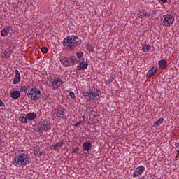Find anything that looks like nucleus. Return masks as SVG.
<instances>
[{
  "mask_svg": "<svg viewBox=\"0 0 179 179\" xmlns=\"http://www.w3.org/2000/svg\"><path fill=\"white\" fill-rule=\"evenodd\" d=\"M150 48H151V46L149 44L144 45L142 47V50L143 52H149V51H150Z\"/></svg>",
  "mask_w": 179,
  "mask_h": 179,
  "instance_id": "nucleus-22",
  "label": "nucleus"
},
{
  "mask_svg": "<svg viewBox=\"0 0 179 179\" xmlns=\"http://www.w3.org/2000/svg\"><path fill=\"white\" fill-rule=\"evenodd\" d=\"M69 61V66H71L76 62V57L75 56H71L70 57H67Z\"/></svg>",
  "mask_w": 179,
  "mask_h": 179,
  "instance_id": "nucleus-21",
  "label": "nucleus"
},
{
  "mask_svg": "<svg viewBox=\"0 0 179 179\" xmlns=\"http://www.w3.org/2000/svg\"><path fill=\"white\" fill-rule=\"evenodd\" d=\"M74 3L76 5V6H80V3H79V1H74Z\"/></svg>",
  "mask_w": 179,
  "mask_h": 179,
  "instance_id": "nucleus-34",
  "label": "nucleus"
},
{
  "mask_svg": "<svg viewBox=\"0 0 179 179\" xmlns=\"http://www.w3.org/2000/svg\"><path fill=\"white\" fill-rule=\"evenodd\" d=\"M93 148V144L90 141H87L83 144V149L85 152H90Z\"/></svg>",
  "mask_w": 179,
  "mask_h": 179,
  "instance_id": "nucleus-12",
  "label": "nucleus"
},
{
  "mask_svg": "<svg viewBox=\"0 0 179 179\" xmlns=\"http://www.w3.org/2000/svg\"><path fill=\"white\" fill-rule=\"evenodd\" d=\"M28 97L34 101H37L41 97V92L38 88H31L28 90Z\"/></svg>",
  "mask_w": 179,
  "mask_h": 179,
  "instance_id": "nucleus-6",
  "label": "nucleus"
},
{
  "mask_svg": "<svg viewBox=\"0 0 179 179\" xmlns=\"http://www.w3.org/2000/svg\"><path fill=\"white\" fill-rule=\"evenodd\" d=\"M37 117V114L34 113H27L24 116L20 117V122L21 124H31V121H34V119Z\"/></svg>",
  "mask_w": 179,
  "mask_h": 179,
  "instance_id": "nucleus-7",
  "label": "nucleus"
},
{
  "mask_svg": "<svg viewBox=\"0 0 179 179\" xmlns=\"http://www.w3.org/2000/svg\"><path fill=\"white\" fill-rule=\"evenodd\" d=\"M87 93L88 96L87 100L90 103H96L97 100L101 97V92L94 85L90 86Z\"/></svg>",
  "mask_w": 179,
  "mask_h": 179,
  "instance_id": "nucleus-3",
  "label": "nucleus"
},
{
  "mask_svg": "<svg viewBox=\"0 0 179 179\" xmlns=\"http://www.w3.org/2000/svg\"><path fill=\"white\" fill-rule=\"evenodd\" d=\"M138 17H140V19H143V17H148V13L145 10L141 11L138 15Z\"/></svg>",
  "mask_w": 179,
  "mask_h": 179,
  "instance_id": "nucleus-24",
  "label": "nucleus"
},
{
  "mask_svg": "<svg viewBox=\"0 0 179 179\" xmlns=\"http://www.w3.org/2000/svg\"><path fill=\"white\" fill-rule=\"evenodd\" d=\"M69 96H70V97H71V99H75V97H76V96H75V92H69Z\"/></svg>",
  "mask_w": 179,
  "mask_h": 179,
  "instance_id": "nucleus-30",
  "label": "nucleus"
},
{
  "mask_svg": "<svg viewBox=\"0 0 179 179\" xmlns=\"http://www.w3.org/2000/svg\"><path fill=\"white\" fill-rule=\"evenodd\" d=\"M155 15H156V11H150L149 13H148V17H153Z\"/></svg>",
  "mask_w": 179,
  "mask_h": 179,
  "instance_id": "nucleus-25",
  "label": "nucleus"
},
{
  "mask_svg": "<svg viewBox=\"0 0 179 179\" xmlns=\"http://www.w3.org/2000/svg\"><path fill=\"white\" fill-rule=\"evenodd\" d=\"M113 78H110L108 80H105L104 83L108 86V85H110V83H111V82H113Z\"/></svg>",
  "mask_w": 179,
  "mask_h": 179,
  "instance_id": "nucleus-29",
  "label": "nucleus"
},
{
  "mask_svg": "<svg viewBox=\"0 0 179 179\" xmlns=\"http://www.w3.org/2000/svg\"><path fill=\"white\" fill-rule=\"evenodd\" d=\"M60 62L61 64H62V65H64V66H69V61H68V57H62L60 58Z\"/></svg>",
  "mask_w": 179,
  "mask_h": 179,
  "instance_id": "nucleus-19",
  "label": "nucleus"
},
{
  "mask_svg": "<svg viewBox=\"0 0 179 179\" xmlns=\"http://www.w3.org/2000/svg\"><path fill=\"white\" fill-rule=\"evenodd\" d=\"M164 121V119L163 117L159 118L157 120V122H155L156 128H157V127H160V125H162V124H163Z\"/></svg>",
  "mask_w": 179,
  "mask_h": 179,
  "instance_id": "nucleus-23",
  "label": "nucleus"
},
{
  "mask_svg": "<svg viewBox=\"0 0 179 179\" xmlns=\"http://www.w3.org/2000/svg\"><path fill=\"white\" fill-rule=\"evenodd\" d=\"M5 58H6V59H8V56L5 55Z\"/></svg>",
  "mask_w": 179,
  "mask_h": 179,
  "instance_id": "nucleus-38",
  "label": "nucleus"
},
{
  "mask_svg": "<svg viewBox=\"0 0 179 179\" xmlns=\"http://www.w3.org/2000/svg\"><path fill=\"white\" fill-rule=\"evenodd\" d=\"M49 83L50 89L57 90L58 87H61L62 85H64V81L62 77H54L50 78Z\"/></svg>",
  "mask_w": 179,
  "mask_h": 179,
  "instance_id": "nucleus-4",
  "label": "nucleus"
},
{
  "mask_svg": "<svg viewBox=\"0 0 179 179\" xmlns=\"http://www.w3.org/2000/svg\"><path fill=\"white\" fill-rule=\"evenodd\" d=\"M79 152V148H73L72 149V153H78Z\"/></svg>",
  "mask_w": 179,
  "mask_h": 179,
  "instance_id": "nucleus-31",
  "label": "nucleus"
},
{
  "mask_svg": "<svg viewBox=\"0 0 179 179\" xmlns=\"http://www.w3.org/2000/svg\"><path fill=\"white\" fill-rule=\"evenodd\" d=\"M178 155H179V151H178Z\"/></svg>",
  "mask_w": 179,
  "mask_h": 179,
  "instance_id": "nucleus-42",
  "label": "nucleus"
},
{
  "mask_svg": "<svg viewBox=\"0 0 179 179\" xmlns=\"http://www.w3.org/2000/svg\"><path fill=\"white\" fill-rule=\"evenodd\" d=\"M88 66L89 62H87V59H82L79 65L77 66V71H85V69H87Z\"/></svg>",
  "mask_w": 179,
  "mask_h": 179,
  "instance_id": "nucleus-11",
  "label": "nucleus"
},
{
  "mask_svg": "<svg viewBox=\"0 0 179 179\" xmlns=\"http://www.w3.org/2000/svg\"><path fill=\"white\" fill-rule=\"evenodd\" d=\"M93 110H94V109L92 108V111H93Z\"/></svg>",
  "mask_w": 179,
  "mask_h": 179,
  "instance_id": "nucleus-43",
  "label": "nucleus"
},
{
  "mask_svg": "<svg viewBox=\"0 0 179 179\" xmlns=\"http://www.w3.org/2000/svg\"><path fill=\"white\" fill-rule=\"evenodd\" d=\"M69 61V66H71L76 62V57L75 56H71L70 57H67Z\"/></svg>",
  "mask_w": 179,
  "mask_h": 179,
  "instance_id": "nucleus-20",
  "label": "nucleus"
},
{
  "mask_svg": "<svg viewBox=\"0 0 179 179\" xmlns=\"http://www.w3.org/2000/svg\"><path fill=\"white\" fill-rule=\"evenodd\" d=\"M0 107H5V103L2 101V99H0Z\"/></svg>",
  "mask_w": 179,
  "mask_h": 179,
  "instance_id": "nucleus-33",
  "label": "nucleus"
},
{
  "mask_svg": "<svg viewBox=\"0 0 179 179\" xmlns=\"http://www.w3.org/2000/svg\"><path fill=\"white\" fill-rule=\"evenodd\" d=\"M94 50H93V49L90 50V51L91 52H93Z\"/></svg>",
  "mask_w": 179,
  "mask_h": 179,
  "instance_id": "nucleus-37",
  "label": "nucleus"
},
{
  "mask_svg": "<svg viewBox=\"0 0 179 179\" xmlns=\"http://www.w3.org/2000/svg\"><path fill=\"white\" fill-rule=\"evenodd\" d=\"M178 156H176V159H178Z\"/></svg>",
  "mask_w": 179,
  "mask_h": 179,
  "instance_id": "nucleus-41",
  "label": "nucleus"
},
{
  "mask_svg": "<svg viewBox=\"0 0 179 179\" xmlns=\"http://www.w3.org/2000/svg\"><path fill=\"white\" fill-rule=\"evenodd\" d=\"M80 124H82V121L80 120L74 124V127H79Z\"/></svg>",
  "mask_w": 179,
  "mask_h": 179,
  "instance_id": "nucleus-32",
  "label": "nucleus"
},
{
  "mask_svg": "<svg viewBox=\"0 0 179 179\" xmlns=\"http://www.w3.org/2000/svg\"><path fill=\"white\" fill-rule=\"evenodd\" d=\"M162 3H167V0H159Z\"/></svg>",
  "mask_w": 179,
  "mask_h": 179,
  "instance_id": "nucleus-35",
  "label": "nucleus"
},
{
  "mask_svg": "<svg viewBox=\"0 0 179 179\" xmlns=\"http://www.w3.org/2000/svg\"><path fill=\"white\" fill-rule=\"evenodd\" d=\"M157 72V66H152L148 72L146 76L147 78H151L155 75V73Z\"/></svg>",
  "mask_w": 179,
  "mask_h": 179,
  "instance_id": "nucleus-16",
  "label": "nucleus"
},
{
  "mask_svg": "<svg viewBox=\"0 0 179 179\" xmlns=\"http://www.w3.org/2000/svg\"><path fill=\"white\" fill-rule=\"evenodd\" d=\"M158 66L161 68V69H166L167 68V60L166 59H161L158 62Z\"/></svg>",
  "mask_w": 179,
  "mask_h": 179,
  "instance_id": "nucleus-14",
  "label": "nucleus"
},
{
  "mask_svg": "<svg viewBox=\"0 0 179 179\" xmlns=\"http://www.w3.org/2000/svg\"><path fill=\"white\" fill-rule=\"evenodd\" d=\"M62 146H64V141H59L55 145V146L53 147V150L56 152H59V148H62Z\"/></svg>",
  "mask_w": 179,
  "mask_h": 179,
  "instance_id": "nucleus-17",
  "label": "nucleus"
},
{
  "mask_svg": "<svg viewBox=\"0 0 179 179\" xmlns=\"http://www.w3.org/2000/svg\"><path fill=\"white\" fill-rule=\"evenodd\" d=\"M82 42L78 36L75 35L69 36L63 40V45L69 51H73L76 47H79Z\"/></svg>",
  "mask_w": 179,
  "mask_h": 179,
  "instance_id": "nucleus-2",
  "label": "nucleus"
},
{
  "mask_svg": "<svg viewBox=\"0 0 179 179\" xmlns=\"http://www.w3.org/2000/svg\"><path fill=\"white\" fill-rule=\"evenodd\" d=\"M76 57L80 59L83 57V52L82 51H79L76 53Z\"/></svg>",
  "mask_w": 179,
  "mask_h": 179,
  "instance_id": "nucleus-26",
  "label": "nucleus"
},
{
  "mask_svg": "<svg viewBox=\"0 0 179 179\" xmlns=\"http://www.w3.org/2000/svg\"><path fill=\"white\" fill-rule=\"evenodd\" d=\"M41 52L43 54H47V52H48V48H47V47H43L41 48Z\"/></svg>",
  "mask_w": 179,
  "mask_h": 179,
  "instance_id": "nucleus-28",
  "label": "nucleus"
},
{
  "mask_svg": "<svg viewBox=\"0 0 179 179\" xmlns=\"http://www.w3.org/2000/svg\"><path fill=\"white\" fill-rule=\"evenodd\" d=\"M20 90V92H27V87L26 85H22Z\"/></svg>",
  "mask_w": 179,
  "mask_h": 179,
  "instance_id": "nucleus-27",
  "label": "nucleus"
},
{
  "mask_svg": "<svg viewBox=\"0 0 179 179\" xmlns=\"http://www.w3.org/2000/svg\"><path fill=\"white\" fill-rule=\"evenodd\" d=\"M39 154H40V155H43V152H40Z\"/></svg>",
  "mask_w": 179,
  "mask_h": 179,
  "instance_id": "nucleus-39",
  "label": "nucleus"
},
{
  "mask_svg": "<svg viewBox=\"0 0 179 179\" xmlns=\"http://www.w3.org/2000/svg\"><path fill=\"white\" fill-rule=\"evenodd\" d=\"M20 82V72L19 70H15V74L13 80V85H17Z\"/></svg>",
  "mask_w": 179,
  "mask_h": 179,
  "instance_id": "nucleus-13",
  "label": "nucleus"
},
{
  "mask_svg": "<svg viewBox=\"0 0 179 179\" xmlns=\"http://www.w3.org/2000/svg\"><path fill=\"white\" fill-rule=\"evenodd\" d=\"M145 167L143 165H140L136 168L134 171L133 172V178H136V177H139V176H142L145 173Z\"/></svg>",
  "mask_w": 179,
  "mask_h": 179,
  "instance_id": "nucleus-10",
  "label": "nucleus"
},
{
  "mask_svg": "<svg viewBox=\"0 0 179 179\" xmlns=\"http://www.w3.org/2000/svg\"><path fill=\"white\" fill-rule=\"evenodd\" d=\"M14 166H19V167H26L31 163V159L29 156V152L21 150L15 153L14 159L12 161Z\"/></svg>",
  "mask_w": 179,
  "mask_h": 179,
  "instance_id": "nucleus-1",
  "label": "nucleus"
},
{
  "mask_svg": "<svg viewBox=\"0 0 179 179\" xmlns=\"http://www.w3.org/2000/svg\"><path fill=\"white\" fill-rule=\"evenodd\" d=\"M51 129V123L48 121H44L39 124L38 131L40 132H47Z\"/></svg>",
  "mask_w": 179,
  "mask_h": 179,
  "instance_id": "nucleus-9",
  "label": "nucleus"
},
{
  "mask_svg": "<svg viewBox=\"0 0 179 179\" xmlns=\"http://www.w3.org/2000/svg\"><path fill=\"white\" fill-rule=\"evenodd\" d=\"M66 109L64 106L59 105L55 108V115L59 118H64V116L66 115Z\"/></svg>",
  "mask_w": 179,
  "mask_h": 179,
  "instance_id": "nucleus-8",
  "label": "nucleus"
},
{
  "mask_svg": "<svg viewBox=\"0 0 179 179\" xmlns=\"http://www.w3.org/2000/svg\"><path fill=\"white\" fill-rule=\"evenodd\" d=\"M175 146H176V148H178V149H179V143H176Z\"/></svg>",
  "mask_w": 179,
  "mask_h": 179,
  "instance_id": "nucleus-36",
  "label": "nucleus"
},
{
  "mask_svg": "<svg viewBox=\"0 0 179 179\" xmlns=\"http://www.w3.org/2000/svg\"><path fill=\"white\" fill-rule=\"evenodd\" d=\"M1 138H0V146H1Z\"/></svg>",
  "mask_w": 179,
  "mask_h": 179,
  "instance_id": "nucleus-40",
  "label": "nucleus"
},
{
  "mask_svg": "<svg viewBox=\"0 0 179 179\" xmlns=\"http://www.w3.org/2000/svg\"><path fill=\"white\" fill-rule=\"evenodd\" d=\"M10 96L12 99H19L20 97V92H19L18 90H14L10 92Z\"/></svg>",
  "mask_w": 179,
  "mask_h": 179,
  "instance_id": "nucleus-18",
  "label": "nucleus"
},
{
  "mask_svg": "<svg viewBox=\"0 0 179 179\" xmlns=\"http://www.w3.org/2000/svg\"><path fill=\"white\" fill-rule=\"evenodd\" d=\"M9 31H12V27H6L1 31V36L5 37Z\"/></svg>",
  "mask_w": 179,
  "mask_h": 179,
  "instance_id": "nucleus-15",
  "label": "nucleus"
},
{
  "mask_svg": "<svg viewBox=\"0 0 179 179\" xmlns=\"http://www.w3.org/2000/svg\"><path fill=\"white\" fill-rule=\"evenodd\" d=\"M160 23L164 27H170L174 23V16L171 14L164 15L160 19Z\"/></svg>",
  "mask_w": 179,
  "mask_h": 179,
  "instance_id": "nucleus-5",
  "label": "nucleus"
}]
</instances>
